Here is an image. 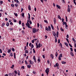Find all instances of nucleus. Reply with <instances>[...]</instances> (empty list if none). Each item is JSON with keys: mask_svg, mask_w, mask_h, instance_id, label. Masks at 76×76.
I'll return each mask as SVG.
<instances>
[{"mask_svg": "<svg viewBox=\"0 0 76 76\" xmlns=\"http://www.w3.org/2000/svg\"><path fill=\"white\" fill-rule=\"evenodd\" d=\"M45 72L47 74V75H48V73L49 72V68H47L45 70Z\"/></svg>", "mask_w": 76, "mask_h": 76, "instance_id": "1", "label": "nucleus"}, {"mask_svg": "<svg viewBox=\"0 0 76 76\" xmlns=\"http://www.w3.org/2000/svg\"><path fill=\"white\" fill-rule=\"evenodd\" d=\"M63 57V56H62V54L61 53V54H60L58 58L59 60H61V57Z\"/></svg>", "mask_w": 76, "mask_h": 76, "instance_id": "2", "label": "nucleus"}, {"mask_svg": "<svg viewBox=\"0 0 76 76\" xmlns=\"http://www.w3.org/2000/svg\"><path fill=\"white\" fill-rule=\"evenodd\" d=\"M37 29H35V28H33V33H35L36 32V30Z\"/></svg>", "mask_w": 76, "mask_h": 76, "instance_id": "3", "label": "nucleus"}, {"mask_svg": "<svg viewBox=\"0 0 76 76\" xmlns=\"http://www.w3.org/2000/svg\"><path fill=\"white\" fill-rule=\"evenodd\" d=\"M26 26H27V27H28V28H30V24H29V23L26 24Z\"/></svg>", "mask_w": 76, "mask_h": 76, "instance_id": "4", "label": "nucleus"}, {"mask_svg": "<svg viewBox=\"0 0 76 76\" xmlns=\"http://www.w3.org/2000/svg\"><path fill=\"white\" fill-rule=\"evenodd\" d=\"M28 62H30V64H33V63H34V62L32 61H31V60H28Z\"/></svg>", "mask_w": 76, "mask_h": 76, "instance_id": "5", "label": "nucleus"}, {"mask_svg": "<svg viewBox=\"0 0 76 76\" xmlns=\"http://www.w3.org/2000/svg\"><path fill=\"white\" fill-rule=\"evenodd\" d=\"M56 7H57L58 9H61L60 6H59L58 5L56 4Z\"/></svg>", "mask_w": 76, "mask_h": 76, "instance_id": "6", "label": "nucleus"}, {"mask_svg": "<svg viewBox=\"0 0 76 76\" xmlns=\"http://www.w3.org/2000/svg\"><path fill=\"white\" fill-rule=\"evenodd\" d=\"M53 35L54 37H56V34L54 31L53 32Z\"/></svg>", "mask_w": 76, "mask_h": 76, "instance_id": "7", "label": "nucleus"}, {"mask_svg": "<svg viewBox=\"0 0 76 76\" xmlns=\"http://www.w3.org/2000/svg\"><path fill=\"white\" fill-rule=\"evenodd\" d=\"M33 59L34 60V62H36V59H35V56H34L33 57Z\"/></svg>", "mask_w": 76, "mask_h": 76, "instance_id": "8", "label": "nucleus"}, {"mask_svg": "<svg viewBox=\"0 0 76 76\" xmlns=\"http://www.w3.org/2000/svg\"><path fill=\"white\" fill-rule=\"evenodd\" d=\"M28 9L29 10H31V6L29 5L28 7Z\"/></svg>", "mask_w": 76, "mask_h": 76, "instance_id": "9", "label": "nucleus"}, {"mask_svg": "<svg viewBox=\"0 0 76 76\" xmlns=\"http://www.w3.org/2000/svg\"><path fill=\"white\" fill-rule=\"evenodd\" d=\"M68 12H70V8H68L67 9Z\"/></svg>", "mask_w": 76, "mask_h": 76, "instance_id": "10", "label": "nucleus"}, {"mask_svg": "<svg viewBox=\"0 0 76 76\" xmlns=\"http://www.w3.org/2000/svg\"><path fill=\"white\" fill-rule=\"evenodd\" d=\"M58 67V63H56V65H54V67Z\"/></svg>", "mask_w": 76, "mask_h": 76, "instance_id": "11", "label": "nucleus"}, {"mask_svg": "<svg viewBox=\"0 0 76 76\" xmlns=\"http://www.w3.org/2000/svg\"><path fill=\"white\" fill-rule=\"evenodd\" d=\"M58 19H61V17L60 16V15H58Z\"/></svg>", "mask_w": 76, "mask_h": 76, "instance_id": "12", "label": "nucleus"}, {"mask_svg": "<svg viewBox=\"0 0 76 76\" xmlns=\"http://www.w3.org/2000/svg\"><path fill=\"white\" fill-rule=\"evenodd\" d=\"M27 67H28V68H30L31 67V66L30 65H27Z\"/></svg>", "mask_w": 76, "mask_h": 76, "instance_id": "13", "label": "nucleus"}, {"mask_svg": "<svg viewBox=\"0 0 76 76\" xmlns=\"http://www.w3.org/2000/svg\"><path fill=\"white\" fill-rule=\"evenodd\" d=\"M55 42H56L57 41V37H55Z\"/></svg>", "mask_w": 76, "mask_h": 76, "instance_id": "14", "label": "nucleus"}, {"mask_svg": "<svg viewBox=\"0 0 76 76\" xmlns=\"http://www.w3.org/2000/svg\"><path fill=\"white\" fill-rule=\"evenodd\" d=\"M64 44L66 45V46H67V47H68V46H69V45H68V43L66 42H65Z\"/></svg>", "mask_w": 76, "mask_h": 76, "instance_id": "15", "label": "nucleus"}, {"mask_svg": "<svg viewBox=\"0 0 76 76\" xmlns=\"http://www.w3.org/2000/svg\"><path fill=\"white\" fill-rule=\"evenodd\" d=\"M28 18L29 19H30V18H31V16L30 15V14H29V13H28Z\"/></svg>", "mask_w": 76, "mask_h": 76, "instance_id": "16", "label": "nucleus"}, {"mask_svg": "<svg viewBox=\"0 0 76 76\" xmlns=\"http://www.w3.org/2000/svg\"><path fill=\"white\" fill-rule=\"evenodd\" d=\"M48 29L49 31H51V27H50V26H48Z\"/></svg>", "mask_w": 76, "mask_h": 76, "instance_id": "17", "label": "nucleus"}, {"mask_svg": "<svg viewBox=\"0 0 76 76\" xmlns=\"http://www.w3.org/2000/svg\"><path fill=\"white\" fill-rule=\"evenodd\" d=\"M36 48H38V45L37 43H36Z\"/></svg>", "mask_w": 76, "mask_h": 76, "instance_id": "18", "label": "nucleus"}, {"mask_svg": "<svg viewBox=\"0 0 76 76\" xmlns=\"http://www.w3.org/2000/svg\"><path fill=\"white\" fill-rule=\"evenodd\" d=\"M11 52V50L10 49L7 51L8 53H10Z\"/></svg>", "mask_w": 76, "mask_h": 76, "instance_id": "19", "label": "nucleus"}, {"mask_svg": "<svg viewBox=\"0 0 76 76\" xmlns=\"http://www.w3.org/2000/svg\"><path fill=\"white\" fill-rule=\"evenodd\" d=\"M11 50H12V51L14 52L15 51V49H14V48H12L11 49Z\"/></svg>", "mask_w": 76, "mask_h": 76, "instance_id": "20", "label": "nucleus"}, {"mask_svg": "<svg viewBox=\"0 0 76 76\" xmlns=\"http://www.w3.org/2000/svg\"><path fill=\"white\" fill-rule=\"evenodd\" d=\"M50 25L51 26V27L52 29L53 30H54V27H53V25H52V24H50Z\"/></svg>", "mask_w": 76, "mask_h": 76, "instance_id": "21", "label": "nucleus"}, {"mask_svg": "<svg viewBox=\"0 0 76 76\" xmlns=\"http://www.w3.org/2000/svg\"><path fill=\"white\" fill-rule=\"evenodd\" d=\"M11 5L12 7H15V5H14V4H11Z\"/></svg>", "mask_w": 76, "mask_h": 76, "instance_id": "22", "label": "nucleus"}, {"mask_svg": "<svg viewBox=\"0 0 76 76\" xmlns=\"http://www.w3.org/2000/svg\"><path fill=\"white\" fill-rule=\"evenodd\" d=\"M29 53V51H28V50H26L25 51V53Z\"/></svg>", "mask_w": 76, "mask_h": 76, "instance_id": "23", "label": "nucleus"}, {"mask_svg": "<svg viewBox=\"0 0 76 76\" xmlns=\"http://www.w3.org/2000/svg\"><path fill=\"white\" fill-rule=\"evenodd\" d=\"M70 54L71 55V56H74V55H73V53L72 52H70Z\"/></svg>", "mask_w": 76, "mask_h": 76, "instance_id": "24", "label": "nucleus"}, {"mask_svg": "<svg viewBox=\"0 0 76 76\" xmlns=\"http://www.w3.org/2000/svg\"><path fill=\"white\" fill-rule=\"evenodd\" d=\"M45 29L46 31H48V27H47V26H46Z\"/></svg>", "mask_w": 76, "mask_h": 76, "instance_id": "25", "label": "nucleus"}, {"mask_svg": "<svg viewBox=\"0 0 76 76\" xmlns=\"http://www.w3.org/2000/svg\"><path fill=\"white\" fill-rule=\"evenodd\" d=\"M51 57L52 58V59H53L54 58V56L53 55H51Z\"/></svg>", "mask_w": 76, "mask_h": 76, "instance_id": "26", "label": "nucleus"}, {"mask_svg": "<svg viewBox=\"0 0 76 76\" xmlns=\"http://www.w3.org/2000/svg\"><path fill=\"white\" fill-rule=\"evenodd\" d=\"M24 14L23 13L21 14L22 16V17H24Z\"/></svg>", "mask_w": 76, "mask_h": 76, "instance_id": "27", "label": "nucleus"}, {"mask_svg": "<svg viewBox=\"0 0 76 76\" xmlns=\"http://www.w3.org/2000/svg\"><path fill=\"white\" fill-rule=\"evenodd\" d=\"M61 63L62 64H66V62L63 61H62Z\"/></svg>", "mask_w": 76, "mask_h": 76, "instance_id": "28", "label": "nucleus"}, {"mask_svg": "<svg viewBox=\"0 0 76 76\" xmlns=\"http://www.w3.org/2000/svg\"><path fill=\"white\" fill-rule=\"evenodd\" d=\"M56 56V57H57V56L58 55V53H57V52H56L55 53Z\"/></svg>", "mask_w": 76, "mask_h": 76, "instance_id": "29", "label": "nucleus"}, {"mask_svg": "<svg viewBox=\"0 0 76 76\" xmlns=\"http://www.w3.org/2000/svg\"><path fill=\"white\" fill-rule=\"evenodd\" d=\"M54 24H56V19L54 20Z\"/></svg>", "mask_w": 76, "mask_h": 76, "instance_id": "30", "label": "nucleus"}, {"mask_svg": "<svg viewBox=\"0 0 76 76\" xmlns=\"http://www.w3.org/2000/svg\"><path fill=\"white\" fill-rule=\"evenodd\" d=\"M14 67H15V65H12V66L11 67V68L12 69H13Z\"/></svg>", "mask_w": 76, "mask_h": 76, "instance_id": "31", "label": "nucleus"}, {"mask_svg": "<svg viewBox=\"0 0 76 76\" xmlns=\"http://www.w3.org/2000/svg\"><path fill=\"white\" fill-rule=\"evenodd\" d=\"M73 1H74V3L75 4V5L76 6V2H75V1H76V0H73Z\"/></svg>", "mask_w": 76, "mask_h": 76, "instance_id": "32", "label": "nucleus"}, {"mask_svg": "<svg viewBox=\"0 0 76 76\" xmlns=\"http://www.w3.org/2000/svg\"><path fill=\"white\" fill-rule=\"evenodd\" d=\"M4 25H5V23H2V27H3V26H4Z\"/></svg>", "mask_w": 76, "mask_h": 76, "instance_id": "33", "label": "nucleus"}, {"mask_svg": "<svg viewBox=\"0 0 76 76\" xmlns=\"http://www.w3.org/2000/svg\"><path fill=\"white\" fill-rule=\"evenodd\" d=\"M31 48H34V45L32 44L31 46Z\"/></svg>", "mask_w": 76, "mask_h": 76, "instance_id": "34", "label": "nucleus"}, {"mask_svg": "<svg viewBox=\"0 0 76 76\" xmlns=\"http://www.w3.org/2000/svg\"><path fill=\"white\" fill-rule=\"evenodd\" d=\"M6 26H9V23H7L6 24Z\"/></svg>", "mask_w": 76, "mask_h": 76, "instance_id": "35", "label": "nucleus"}, {"mask_svg": "<svg viewBox=\"0 0 76 76\" xmlns=\"http://www.w3.org/2000/svg\"><path fill=\"white\" fill-rule=\"evenodd\" d=\"M44 21L46 23H48V21L47 20H44Z\"/></svg>", "mask_w": 76, "mask_h": 76, "instance_id": "36", "label": "nucleus"}, {"mask_svg": "<svg viewBox=\"0 0 76 76\" xmlns=\"http://www.w3.org/2000/svg\"><path fill=\"white\" fill-rule=\"evenodd\" d=\"M29 22L30 25H31V24H32V22L31 21V20H29Z\"/></svg>", "mask_w": 76, "mask_h": 76, "instance_id": "37", "label": "nucleus"}, {"mask_svg": "<svg viewBox=\"0 0 76 76\" xmlns=\"http://www.w3.org/2000/svg\"><path fill=\"white\" fill-rule=\"evenodd\" d=\"M15 6L16 7H18V4H15Z\"/></svg>", "mask_w": 76, "mask_h": 76, "instance_id": "38", "label": "nucleus"}, {"mask_svg": "<svg viewBox=\"0 0 76 76\" xmlns=\"http://www.w3.org/2000/svg\"><path fill=\"white\" fill-rule=\"evenodd\" d=\"M3 2V1H0V3L1 4H2Z\"/></svg>", "mask_w": 76, "mask_h": 76, "instance_id": "39", "label": "nucleus"}, {"mask_svg": "<svg viewBox=\"0 0 76 76\" xmlns=\"http://www.w3.org/2000/svg\"><path fill=\"white\" fill-rule=\"evenodd\" d=\"M66 22H65L64 21L63 22V25H66Z\"/></svg>", "mask_w": 76, "mask_h": 76, "instance_id": "40", "label": "nucleus"}, {"mask_svg": "<svg viewBox=\"0 0 76 76\" xmlns=\"http://www.w3.org/2000/svg\"><path fill=\"white\" fill-rule=\"evenodd\" d=\"M10 56H11V57H13V53H11L10 54Z\"/></svg>", "mask_w": 76, "mask_h": 76, "instance_id": "41", "label": "nucleus"}, {"mask_svg": "<svg viewBox=\"0 0 76 76\" xmlns=\"http://www.w3.org/2000/svg\"><path fill=\"white\" fill-rule=\"evenodd\" d=\"M14 14L15 15V16H18V14L17 13H14Z\"/></svg>", "mask_w": 76, "mask_h": 76, "instance_id": "42", "label": "nucleus"}, {"mask_svg": "<svg viewBox=\"0 0 76 76\" xmlns=\"http://www.w3.org/2000/svg\"><path fill=\"white\" fill-rule=\"evenodd\" d=\"M22 26L24 27L25 25L24 24V23H22Z\"/></svg>", "mask_w": 76, "mask_h": 76, "instance_id": "43", "label": "nucleus"}, {"mask_svg": "<svg viewBox=\"0 0 76 76\" xmlns=\"http://www.w3.org/2000/svg\"><path fill=\"white\" fill-rule=\"evenodd\" d=\"M58 44H60V39L58 40Z\"/></svg>", "mask_w": 76, "mask_h": 76, "instance_id": "44", "label": "nucleus"}, {"mask_svg": "<svg viewBox=\"0 0 76 76\" xmlns=\"http://www.w3.org/2000/svg\"><path fill=\"white\" fill-rule=\"evenodd\" d=\"M59 45L62 48V44L61 43H60L59 44Z\"/></svg>", "mask_w": 76, "mask_h": 76, "instance_id": "45", "label": "nucleus"}, {"mask_svg": "<svg viewBox=\"0 0 76 76\" xmlns=\"http://www.w3.org/2000/svg\"><path fill=\"white\" fill-rule=\"evenodd\" d=\"M8 75H9V76H12V73H10L8 74Z\"/></svg>", "mask_w": 76, "mask_h": 76, "instance_id": "46", "label": "nucleus"}, {"mask_svg": "<svg viewBox=\"0 0 76 76\" xmlns=\"http://www.w3.org/2000/svg\"><path fill=\"white\" fill-rule=\"evenodd\" d=\"M21 21L20 20L19 21V25H21Z\"/></svg>", "mask_w": 76, "mask_h": 76, "instance_id": "47", "label": "nucleus"}, {"mask_svg": "<svg viewBox=\"0 0 76 76\" xmlns=\"http://www.w3.org/2000/svg\"><path fill=\"white\" fill-rule=\"evenodd\" d=\"M72 41H74V42H75V41H76L75 40V39L74 38H72Z\"/></svg>", "mask_w": 76, "mask_h": 76, "instance_id": "48", "label": "nucleus"}, {"mask_svg": "<svg viewBox=\"0 0 76 76\" xmlns=\"http://www.w3.org/2000/svg\"><path fill=\"white\" fill-rule=\"evenodd\" d=\"M40 43H39V46H38V47H39V48H40L41 47V46H40Z\"/></svg>", "mask_w": 76, "mask_h": 76, "instance_id": "49", "label": "nucleus"}, {"mask_svg": "<svg viewBox=\"0 0 76 76\" xmlns=\"http://www.w3.org/2000/svg\"><path fill=\"white\" fill-rule=\"evenodd\" d=\"M69 45L70 47H72V46L71 45V44H70L69 43Z\"/></svg>", "mask_w": 76, "mask_h": 76, "instance_id": "50", "label": "nucleus"}, {"mask_svg": "<svg viewBox=\"0 0 76 76\" xmlns=\"http://www.w3.org/2000/svg\"><path fill=\"white\" fill-rule=\"evenodd\" d=\"M15 73V74H18V73H17V71L16 70H15L14 71Z\"/></svg>", "mask_w": 76, "mask_h": 76, "instance_id": "51", "label": "nucleus"}, {"mask_svg": "<svg viewBox=\"0 0 76 76\" xmlns=\"http://www.w3.org/2000/svg\"><path fill=\"white\" fill-rule=\"evenodd\" d=\"M29 43H28V42H27V43H26V47H28V44Z\"/></svg>", "mask_w": 76, "mask_h": 76, "instance_id": "52", "label": "nucleus"}, {"mask_svg": "<svg viewBox=\"0 0 76 76\" xmlns=\"http://www.w3.org/2000/svg\"><path fill=\"white\" fill-rule=\"evenodd\" d=\"M65 25H66V27H67L68 26L67 25V23H66V22H65Z\"/></svg>", "mask_w": 76, "mask_h": 76, "instance_id": "53", "label": "nucleus"}, {"mask_svg": "<svg viewBox=\"0 0 76 76\" xmlns=\"http://www.w3.org/2000/svg\"><path fill=\"white\" fill-rule=\"evenodd\" d=\"M31 42L32 43H34V39H33L31 41Z\"/></svg>", "mask_w": 76, "mask_h": 76, "instance_id": "54", "label": "nucleus"}, {"mask_svg": "<svg viewBox=\"0 0 76 76\" xmlns=\"http://www.w3.org/2000/svg\"><path fill=\"white\" fill-rule=\"evenodd\" d=\"M23 10H24L23 8H21V12H22L23 11Z\"/></svg>", "mask_w": 76, "mask_h": 76, "instance_id": "55", "label": "nucleus"}, {"mask_svg": "<svg viewBox=\"0 0 76 76\" xmlns=\"http://www.w3.org/2000/svg\"><path fill=\"white\" fill-rule=\"evenodd\" d=\"M10 25H13V23L12 22H11L10 23Z\"/></svg>", "mask_w": 76, "mask_h": 76, "instance_id": "56", "label": "nucleus"}, {"mask_svg": "<svg viewBox=\"0 0 76 76\" xmlns=\"http://www.w3.org/2000/svg\"><path fill=\"white\" fill-rule=\"evenodd\" d=\"M39 23H37V27H38V28H39Z\"/></svg>", "mask_w": 76, "mask_h": 76, "instance_id": "57", "label": "nucleus"}, {"mask_svg": "<svg viewBox=\"0 0 76 76\" xmlns=\"http://www.w3.org/2000/svg\"><path fill=\"white\" fill-rule=\"evenodd\" d=\"M41 61V60H40V59L38 58V61H39V62H40V61Z\"/></svg>", "mask_w": 76, "mask_h": 76, "instance_id": "58", "label": "nucleus"}, {"mask_svg": "<svg viewBox=\"0 0 76 76\" xmlns=\"http://www.w3.org/2000/svg\"><path fill=\"white\" fill-rule=\"evenodd\" d=\"M32 43H30L29 44V47H31V46L32 45Z\"/></svg>", "mask_w": 76, "mask_h": 76, "instance_id": "59", "label": "nucleus"}, {"mask_svg": "<svg viewBox=\"0 0 76 76\" xmlns=\"http://www.w3.org/2000/svg\"><path fill=\"white\" fill-rule=\"evenodd\" d=\"M70 49L71 50V51H73V48H70Z\"/></svg>", "mask_w": 76, "mask_h": 76, "instance_id": "60", "label": "nucleus"}, {"mask_svg": "<svg viewBox=\"0 0 76 76\" xmlns=\"http://www.w3.org/2000/svg\"><path fill=\"white\" fill-rule=\"evenodd\" d=\"M26 50V46H25L24 50Z\"/></svg>", "mask_w": 76, "mask_h": 76, "instance_id": "61", "label": "nucleus"}, {"mask_svg": "<svg viewBox=\"0 0 76 76\" xmlns=\"http://www.w3.org/2000/svg\"><path fill=\"white\" fill-rule=\"evenodd\" d=\"M62 3H65V1H64V0H62Z\"/></svg>", "mask_w": 76, "mask_h": 76, "instance_id": "62", "label": "nucleus"}, {"mask_svg": "<svg viewBox=\"0 0 76 76\" xmlns=\"http://www.w3.org/2000/svg\"><path fill=\"white\" fill-rule=\"evenodd\" d=\"M66 37L67 38H69V35L68 34L67 35Z\"/></svg>", "mask_w": 76, "mask_h": 76, "instance_id": "63", "label": "nucleus"}, {"mask_svg": "<svg viewBox=\"0 0 76 76\" xmlns=\"http://www.w3.org/2000/svg\"><path fill=\"white\" fill-rule=\"evenodd\" d=\"M14 22H17L16 20H14Z\"/></svg>", "mask_w": 76, "mask_h": 76, "instance_id": "64", "label": "nucleus"}]
</instances>
